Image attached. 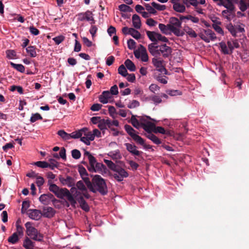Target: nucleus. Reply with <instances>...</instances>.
I'll use <instances>...</instances> for the list:
<instances>
[{
	"label": "nucleus",
	"instance_id": "obj_1",
	"mask_svg": "<svg viewBox=\"0 0 249 249\" xmlns=\"http://www.w3.org/2000/svg\"><path fill=\"white\" fill-rule=\"evenodd\" d=\"M148 49L150 53L155 57L161 55L165 58L170 56L172 53V48L166 44L156 45L152 43L148 45Z\"/></svg>",
	"mask_w": 249,
	"mask_h": 249
},
{
	"label": "nucleus",
	"instance_id": "obj_2",
	"mask_svg": "<svg viewBox=\"0 0 249 249\" xmlns=\"http://www.w3.org/2000/svg\"><path fill=\"white\" fill-rule=\"evenodd\" d=\"M49 190L54 193L58 198H63L66 197L72 206H75L76 202L70 193L69 191L66 188H60L55 184H51L49 186Z\"/></svg>",
	"mask_w": 249,
	"mask_h": 249
},
{
	"label": "nucleus",
	"instance_id": "obj_3",
	"mask_svg": "<svg viewBox=\"0 0 249 249\" xmlns=\"http://www.w3.org/2000/svg\"><path fill=\"white\" fill-rule=\"evenodd\" d=\"M93 188L95 193L97 191L104 195L107 193V187L105 180L99 175H95L92 178Z\"/></svg>",
	"mask_w": 249,
	"mask_h": 249
},
{
	"label": "nucleus",
	"instance_id": "obj_4",
	"mask_svg": "<svg viewBox=\"0 0 249 249\" xmlns=\"http://www.w3.org/2000/svg\"><path fill=\"white\" fill-rule=\"evenodd\" d=\"M26 233L31 239L37 241H42L43 239V235L33 226L31 222H27L25 224Z\"/></svg>",
	"mask_w": 249,
	"mask_h": 249
},
{
	"label": "nucleus",
	"instance_id": "obj_5",
	"mask_svg": "<svg viewBox=\"0 0 249 249\" xmlns=\"http://www.w3.org/2000/svg\"><path fill=\"white\" fill-rule=\"evenodd\" d=\"M168 27L171 33L178 36H182L183 32L181 30V22L177 18L171 17L169 19Z\"/></svg>",
	"mask_w": 249,
	"mask_h": 249
},
{
	"label": "nucleus",
	"instance_id": "obj_6",
	"mask_svg": "<svg viewBox=\"0 0 249 249\" xmlns=\"http://www.w3.org/2000/svg\"><path fill=\"white\" fill-rule=\"evenodd\" d=\"M135 57L143 62L148 61L149 57L146 48L142 45H140L138 48L134 51Z\"/></svg>",
	"mask_w": 249,
	"mask_h": 249
},
{
	"label": "nucleus",
	"instance_id": "obj_7",
	"mask_svg": "<svg viewBox=\"0 0 249 249\" xmlns=\"http://www.w3.org/2000/svg\"><path fill=\"white\" fill-rule=\"evenodd\" d=\"M145 118H147L149 120H151L154 122L157 121L155 120L151 119L150 117L147 116H142L141 117L142 127L145 131L147 132L148 133H151V131H154L155 125L153 123L149 121H147Z\"/></svg>",
	"mask_w": 249,
	"mask_h": 249
},
{
	"label": "nucleus",
	"instance_id": "obj_8",
	"mask_svg": "<svg viewBox=\"0 0 249 249\" xmlns=\"http://www.w3.org/2000/svg\"><path fill=\"white\" fill-rule=\"evenodd\" d=\"M124 129L126 132L130 135L133 140L139 144H143V139L140 136L137 135L136 131L129 125L125 124Z\"/></svg>",
	"mask_w": 249,
	"mask_h": 249
},
{
	"label": "nucleus",
	"instance_id": "obj_9",
	"mask_svg": "<svg viewBox=\"0 0 249 249\" xmlns=\"http://www.w3.org/2000/svg\"><path fill=\"white\" fill-rule=\"evenodd\" d=\"M113 176L117 181H121L123 180L124 178H126L128 176V174L123 168L117 167L114 170Z\"/></svg>",
	"mask_w": 249,
	"mask_h": 249
},
{
	"label": "nucleus",
	"instance_id": "obj_10",
	"mask_svg": "<svg viewBox=\"0 0 249 249\" xmlns=\"http://www.w3.org/2000/svg\"><path fill=\"white\" fill-rule=\"evenodd\" d=\"M200 38L206 42L209 43L211 41L214 40L216 38V35L210 29H207L204 31L200 34Z\"/></svg>",
	"mask_w": 249,
	"mask_h": 249
},
{
	"label": "nucleus",
	"instance_id": "obj_11",
	"mask_svg": "<svg viewBox=\"0 0 249 249\" xmlns=\"http://www.w3.org/2000/svg\"><path fill=\"white\" fill-rule=\"evenodd\" d=\"M77 18L79 21L87 20L88 21H91V24L95 23L93 14L89 10L84 13H79L77 15Z\"/></svg>",
	"mask_w": 249,
	"mask_h": 249
},
{
	"label": "nucleus",
	"instance_id": "obj_12",
	"mask_svg": "<svg viewBox=\"0 0 249 249\" xmlns=\"http://www.w3.org/2000/svg\"><path fill=\"white\" fill-rule=\"evenodd\" d=\"M112 99V95L108 90L104 91L99 97V101L104 104L111 102Z\"/></svg>",
	"mask_w": 249,
	"mask_h": 249
},
{
	"label": "nucleus",
	"instance_id": "obj_13",
	"mask_svg": "<svg viewBox=\"0 0 249 249\" xmlns=\"http://www.w3.org/2000/svg\"><path fill=\"white\" fill-rule=\"evenodd\" d=\"M27 214L31 219L34 220H38L42 216L41 212L36 209H29Z\"/></svg>",
	"mask_w": 249,
	"mask_h": 249
},
{
	"label": "nucleus",
	"instance_id": "obj_14",
	"mask_svg": "<svg viewBox=\"0 0 249 249\" xmlns=\"http://www.w3.org/2000/svg\"><path fill=\"white\" fill-rule=\"evenodd\" d=\"M84 155L85 157L87 158L89 161V166H88V170H94V166L97 163L95 158L89 152L86 151L84 152Z\"/></svg>",
	"mask_w": 249,
	"mask_h": 249
},
{
	"label": "nucleus",
	"instance_id": "obj_15",
	"mask_svg": "<svg viewBox=\"0 0 249 249\" xmlns=\"http://www.w3.org/2000/svg\"><path fill=\"white\" fill-rule=\"evenodd\" d=\"M163 62L162 60L158 58H153L152 60L154 66L161 72L166 71V69L163 65Z\"/></svg>",
	"mask_w": 249,
	"mask_h": 249
},
{
	"label": "nucleus",
	"instance_id": "obj_16",
	"mask_svg": "<svg viewBox=\"0 0 249 249\" xmlns=\"http://www.w3.org/2000/svg\"><path fill=\"white\" fill-rule=\"evenodd\" d=\"M41 213L43 217L51 218L54 215L55 211L52 207H45L43 208Z\"/></svg>",
	"mask_w": 249,
	"mask_h": 249
},
{
	"label": "nucleus",
	"instance_id": "obj_17",
	"mask_svg": "<svg viewBox=\"0 0 249 249\" xmlns=\"http://www.w3.org/2000/svg\"><path fill=\"white\" fill-rule=\"evenodd\" d=\"M124 145L127 150L132 155L135 156H139L140 155L141 152L137 150V147L135 145L130 143H125Z\"/></svg>",
	"mask_w": 249,
	"mask_h": 249
},
{
	"label": "nucleus",
	"instance_id": "obj_18",
	"mask_svg": "<svg viewBox=\"0 0 249 249\" xmlns=\"http://www.w3.org/2000/svg\"><path fill=\"white\" fill-rule=\"evenodd\" d=\"M53 197V195L51 194H43L40 196L39 200L41 203L44 205L48 204Z\"/></svg>",
	"mask_w": 249,
	"mask_h": 249
},
{
	"label": "nucleus",
	"instance_id": "obj_19",
	"mask_svg": "<svg viewBox=\"0 0 249 249\" xmlns=\"http://www.w3.org/2000/svg\"><path fill=\"white\" fill-rule=\"evenodd\" d=\"M132 22L133 27L136 29H139L141 28L142 26L141 21L140 17L134 14L132 17Z\"/></svg>",
	"mask_w": 249,
	"mask_h": 249
},
{
	"label": "nucleus",
	"instance_id": "obj_20",
	"mask_svg": "<svg viewBox=\"0 0 249 249\" xmlns=\"http://www.w3.org/2000/svg\"><path fill=\"white\" fill-rule=\"evenodd\" d=\"M107 155L113 160H118L122 158V155L118 149L110 151Z\"/></svg>",
	"mask_w": 249,
	"mask_h": 249
},
{
	"label": "nucleus",
	"instance_id": "obj_21",
	"mask_svg": "<svg viewBox=\"0 0 249 249\" xmlns=\"http://www.w3.org/2000/svg\"><path fill=\"white\" fill-rule=\"evenodd\" d=\"M77 201L80 204V207L84 211L86 212H88L89 210V208L83 196L79 197L77 198Z\"/></svg>",
	"mask_w": 249,
	"mask_h": 249
},
{
	"label": "nucleus",
	"instance_id": "obj_22",
	"mask_svg": "<svg viewBox=\"0 0 249 249\" xmlns=\"http://www.w3.org/2000/svg\"><path fill=\"white\" fill-rule=\"evenodd\" d=\"M23 246L26 249H34L35 243L28 237H26L23 241Z\"/></svg>",
	"mask_w": 249,
	"mask_h": 249
},
{
	"label": "nucleus",
	"instance_id": "obj_23",
	"mask_svg": "<svg viewBox=\"0 0 249 249\" xmlns=\"http://www.w3.org/2000/svg\"><path fill=\"white\" fill-rule=\"evenodd\" d=\"M221 51L225 54H231L232 53L231 51L229 48V46L224 42H221L219 43Z\"/></svg>",
	"mask_w": 249,
	"mask_h": 249
},
{
	"label": "nucleus",
	"instance_id": "obj_24",
	"mask_svg": "<svg viewBox=\"0 0 249 249\" xmlns=\"http://www.w3.org/2000/svg\"><path fill=\"white\" fill-rule=\"evenodd\" d=\"M94 170H90V172H102L103 171L105 170L106 166L102 163L97 162L95 165L94 166Z\"/></svg>",
	"mask_w": 249,
	"mask_h": 249
},
{
	"label": "nucleus",
	"instance_id": "obj_25",
	"mask_svg": "<svg viewBox=\"0 0 249 249\" xmlns=\"http://www.w3.org/2000/svg\"><path fill=\"white\" fill-rule=\"evenodd\" d=\"M141 117H140V121H139L136 118L135 116L132 115L130 119V122L132 125L137 129H139L142 127Z\"/></svg>",
	"mask_w": 249,
	"mask_h": 249
},
{
	"label": "nucleus",
	"instance_id": "obj_26",
	"mask_svg": "<svg viewBox=\"0 0 249 249\" xmlns=\"http://www.w3.org/2000/svg\"><path fill=\"white\" fill-rule=\"evenodd\" d=\"M146 136L156 144H160L161 143V141L156 136L151 133H148Z\"/></svg>",
	"mask_w": 249,
	"mask_h": 249
},
{
	"label": "nucleus",
	"instance_id": "obj_27",
	"mask_svg": "<svg viewBox=\"0 0 249 249\" xmlns=\"http://www.w3.org/2000/svg\"><path fill=\"white\" fill-rule=\"evenodd\" d=\"M159 28L163 34L165 35L171 34L170 30L168 27V24L165 25L162 23H160L159 24Z\"/></svg>",
	"mask_w": 249,
	"mask_h": 249
},
{
	"label": "nucleus",
	"instance_id": "obj_28",
	"mask_svg": "<svg viewBox=\"0 0 249 249\" xmlns=\"http://www.w3.org/2000/svg\"><path fill=\"white\" fill-rule=\"evenodd\" d=\"M124 64L127 69L130 71H134L136 70V67L134 63L129 59H127L125 62Z\"/></svg>",
	"mask_w": 249,
	"mask_h": 249
},
{
	"label": "nucleus",
	"instance_id": "obj_29",
	"mask_svg": "<svg viewBox=\"0 0 249 249\" xmlns=\"http://www.w3.org/2000/svg\"><path fill=\"white\" fill-rule=\"evenodd\" d=\"M83 130L84 132H83L82 136L84 135V137H86L90 142L94 140V135H92L91 131H89L87 128H83Z\"/></svg>",
	"mask_w": 249,
	"mask_h": 249
},
{
	"label": "nucleus",
	"instance_id": "obj_30",
	"mask_svg": "<svg viewBox=\"0 0 249 249\" xmlns=\"http://www.w3.org/2000/svg\"><path fill=\"white\" fill-rule=\"evenodd\" d=\"M173 8L175 11L178 13H183L186 9L185 6L179 2L174 4Z\"/></svg>",
	"mask_w": 249,
	"mask_h": 249
},
{
	"label": "nucleus",
	"instance_id": "obj_31",
	"mask_svg": "<svg viewBox=\"0 0 249 249\" xmlns=\"http://www.w3.org/2000/svg\"><path fill=\"white\" fill-rule=\"evenodd\" d=\"M184 31L191 37L195 38L197 36V34L195 31L189 26H185Z\"/></svg>",
	"mask_w": 249,
	"mask_h": 249
},
{
	"label": "nucleus",
	"instance_id": "obj_32",
	"mask_svg": "<svg viewBox=\"0 0 249 249\" xmlns=\"http://www.w3.org/2000/svg\"><path fill=\"white\" fill-rule=\"evenodd\" d=\"M27 53L32 57H35L36 55V48L34 46H30L26 48Z\"/></svg>",
	"mask_w": 249,
	"mask_h": 249
},
{
	"label": "nucleus",
	"instance_id": "obj_33",
	"mask_svg": "<svg viewBox=\"0 0 249 249\" xmlns=\"http://www.w3.org/2000/svg\"><path fill=\"white\" fill-rule=\"evenodd\" d=\"M227 45L232 52L234 48H237L239 47V44L236 40L228 41Z\"/></svg>",
	"mask_w": 249,
	"mask_h": 249
},
{
	"label": "nucleus",
	"instance_id": "obj_34",
	"mask_svg": "<svg viewBox=\"0 0 249 249\" xmlns=\"http://www.w3.org/2000/svg\"><path fill=\"white\" fill-rule=\"evenodd\" d=\"M57 134L64 140H68L71 139L70 134L67 133L63 130H60L57 132Z\"/></svg>",
	"mask_w": 249,
	"mask_h": 249
},
{
	"label": "nucleus",
	"instance_id": "obj_35",
	"mask_svg": "<svg viewBox=\"0 0 249 249\" xmlns=\"http://www.w3.org/2000/svg\"><path fill=\"white\" fill-rule=\"evenodd\" d=\"M226 28L232 36L234 37L237 36V32L236 31L235 26H233L231 23H230L227 25Z\"/></svg>",
	"mask_w": 249,
	"mask_h": 249
},
{
	"label": "nucleus",
	"instance_id": "obj_36",
	"mask_svg": "<svg viewBox=\"0 0 249 249\" xmlns=\"http://www.w3.org/2000/svg\"><path fill=\"white\" fill-rule=\"evenodd\" d=\"M18 240L19 238L17 232H14L8 238V241L12 244H15L18 242Z\"/></svg>",
	"mask_w": 249,
	"mask_h": 249
},
{
	"label": "nucleus",
	"instance_id": "obj_37",
	"mask_svg": "<svg viewBox=\"0 0 249 249\" xmlns=\"http://www.w3.org/2000/svg\"><path fill=\"white\" fill-rule=\"evenodd\" d=\"M140 105V102L136 100H130L127 105V107L129 108H134L139 107Z\"/></svg>",
	"mask_w": 249,
	"mask_h": 249
},
{
	"label": "nucleus",
	"instance_id": "obj_38",
	"mask_svg": "<svg viewBox=\"0 0 249 249\" xmlns=\"http://www.w3.org/2000/svg\"><path fill=\"white\" fill-rule=\"evenodd\" d=\"M109 122L108 121H106V119H102L98 124V127L101 130H106L107 128V124H108Z\"/></svg>",
	"mask_w": 249,
	"mask_h": 249
},
{
	"label": "nucleus",
	"instance_id": "obj_39",
	"mask_svg": "<svg viewBox=\"0 0 249 249\" xmlns=\"http://www.w3.org/2000/svg\"><path fill=\"white\" fill-rule=\"evenodd\" d=\"M83 132H84V130H83V128L81 129L80 130H79L77 131H75L72 132L71 134H70L71 136V139H77L79 138H81V137L82 136Z\"/></svg>",
	"mask_w": 249,
	"mask_h": 249
},
{
	"label": "nucleus",
	"instance_id": "obj_40",
	"mask_svg": "<svg viewBox=\"0 0 249 249\" xmlns=\"http://www.w3.org/2000/svg\"><path fill=\"white\" fill-rule=\"evenodd\" d=\"M146 34L150 40H151L153 42L157 41V33H156L155 32L147 31L146 32Z\"/></svg>",
	"mask_w": 249,
	"mask_h": 249
},
{
	"label": "nucleus",
	"instance_id": "obj_41",
	"mask_svg": "<svg viewBox=\"0 0 249 249\" xmlns=\"http://www.w3.org/2000/svg\"><path fill=\"white\" fill-rule=\"evenodd\" d=\"M182 2L187 7H189L190 5L197 7L198 5V1L197 0H182Z\"/></svg>",
	"mask_w": 249,
	"mask_h": 249
},
{
	"label": "nucleus",
	"instance_id": "obj_42",
	"mask_svg": "<svg viewBox=\"0 0 249 249\" xmlns=\"http://www.w3.org/2000/svg\"><path fill=\"white\" fill-rule=\"evenodd\" d=\"M151 99L152 103L155 105H157L162 102V99L160 96L156 95H151Z\"/></svg>",
	"mask_w": 249,
	"mask_h": 249
},
{
	"label": "nucleus",
	"instance_id": "obj_43",
	"mask_svg": "<svg viewBox=\"0 0 249 249\" xmlns=\"http://www.w3.org/2000/svg\"><path fill=\"white\" fill-rule=\"evenodd\" d=\"M83 179H84L85 184L87 186V187L89 188V189L92 192L95 193V189L93 188V183L91 182L89 179L87 177H83Z\"/></svg>",
	"mask_w": 249,
	"mask_h": 249
},
{
	"label": "nucleus",
	"instance_id": "obj_44",
	"mask_svg": "<svg viewBox=\"0 0 249 249\" xmlns=\"http://www.w3.org/2000/svg\"><path fill=\"white\" fill-rule=\"evenodd\" d=\"M62 183L64 184H66L69 187H71L73 185V179L71 177L68 176L65 179L61 180Z\"/></svg>",
	"mask_w": 249,
	"mask_h": 249
},
{
	"label": "nucleus",
	"instance_id": "obj_45",
	"mask_svg": "<svg viewBox=\"0 0 249 249\" xmlns=\"http://www.w3.org/2000/svg\"><path fill=\"white\" fill-rule=\"evenodd\" d=\"M10 65L13 68L17 70L19 72H23L25 71L24 67L22 64H15L13 62H11Z\"/></svg>",
	"mask_w": 249,
	"mask_h": 249
},
{
	"label": "nucleus",
	"instance_id": "obj_46",
	"mask_svg": "<svg viewBox=\"0 0 249 249\" xmlns=\"http://www.w3.org/2000/svg\"><path fill=\"white\" fill-rule=\"evenodd\" d=\"M20 222V220H18L16 222V230L17 231L16 232H17V234L19 236H22L23 235L24 232H23V228L20 226L18 222Z\"/></svg>",
	"mask_w": 249,
	"mask_h": 249
},
{
	"label": "nucleus",
	"instance_id": "obj_47",
	"mask_svg": "<svg viewBox=\"0 0 249 249\" xmlns=\"http://www.w3.org/2000/svg\"><path fill=\"white\" fill-rule=\"evenodd\" d=\"M49 163H48V167L52 170H54L55 168H57L58 166V162L53 159H50L49 160Z\"/></svg>",
	"mask_w": 249,
	"mask_h": 249
},
{
	"label": "nucleus",
	"instance_id": "obj_48",
	"mask_svg": "<svg viewBox=\"0 0 249 249\" xmlns=\"http://www.w3.org/2000/svg\"><path fill=\"white\" fill-rule=\"evenodd\" d=\"M220 24V22H217L216 23H213L212 25V27L217 33L220 35H223L224 31H223L222 29L219 26V24Z\"/></svg>",
	"mask_w": 249,
	"mask_h": 249
},
{
	"label": "nucleus",
	"instance_id": "obj_49",
	"mask_svg": "<svg viewBox=\"0 0 249 249\" xmlns=\"http://www.w3.org/2000/svg\"><path fill=\"white\" fill-rule=\"evenodd\" d=\"M233 10H225L222 12L223 16L227 18L228 20H230L231 18L232 12Z\"/></svg>",
	"mask_w": 249,
	"mask_h": 249
},
{
	"label": "nucleus",
	"instance_id": "obj_50",
	"mask_svg": "<svg viewBox=\"0 0 249 249\" xmlns=\"http://www.w3.org/2000/svg\"><path fill=\"white\" fill-rule=\"evenodd\" d=\"M152 6L155 8V10L159 11H163L166 9V6L164 5H161L155 2H152L151 3Z\"/></svg>",
	"mask_w": 249,
	"mask_h": 249
},
{
	"label": "nucleus",
	"instance_id": "obj_51",
	"mask_svg": "<svg viewBox=\"0 0 249 249\" xmlns=\"http://www.w3.org/2000/svg\"><path fill=\"white\" fill-rule=\"evenodd\" d=\"M166 92L167 94L171 96L180 95L182 94L181 91L179 90L168 89L166 91Z\"/></svg>",
	"mask_w": 249,
	"mask_h": 249
},
{
	"label": "nucleus",
	"instance_id": "obj_52",
	"mask_svg": "<svg viewBox=\"0 0 249 249\" xmlns=\"http://www.w3.org/2000/svg\"><path fill=\"white\" fill-rule=\"evenodd\" d=\"M42 119V116L39 113H36L32 114L30 121L31 123H34L37 120Z\"/></svg>",
	"mask_w": 249,
	"mask_h": 249
},
{
	"label": "nucleus",
	"instance_id": "obj_53",
	"mask_svg": "<svg viewBox=\"0 0 249 249\" xmlns=\"http://www.w3.org/2000/svg\"><path fill=\"white\" fill-rule=\"evenodd\" d=\"M118 73L124 77H126L127 74V71L125 67L122 65L118 68Z\"/></svg>",
	"mask_w": 249,
	"mask_h": 249
},
{
	"label": "nucleus",
	"instance_id": "obj_54",
	"mask_svg": "<svg viewBox=\"0 0 249 249\" xmlns=\"http://www.w3.org/2000/svg\"><path fill=\"white\" fill-rule=\"evenodd\" d=\"M131 31L130 35H131L133 37L136 39H138L141 38V35L139 31L134 28H132Z\"/></svg>",
	"mask_w": 249,
	"mask_h": 249
},
{
	"label": "nucleus",
	"instance_id": "obj_55",
	"mask_svg": "<svg viewBox=\"0 0 249 249\" xmlns=\"http://www.w3.org/2000/svg\"><path fill=\"white\" fill-rule=\"evenodd\" d=\"M7 57L9 59H15L16 57V52L14 50H9L6 52Z\"/></svg>",
	"mask_w": 249,
	"mask_h": 249
},
{
	"label": "nucleus",
	"instance_id": "obj_56",
	"mask_svg": "<svg viewBox=\"0 0 249 249\" xmlns=\"http://www.w3.org/2000/svg\"><path fill=\"white\" fill-rule=\"evenodd\" d=\"M65 39V36L63 35H60L55 36L53 38V40L54 41L56 44L59 45Z\"/></svg>",
	"mask_w": 249,
	"mask_h": 249
},
{
	"label": "nucleus",
	"instance_id": "obj_57",
	"mask_svg": "<svg viewBox=\"0 0 249 249\" xmlns=\"http://www.w3.org/2000/svg\"><path fill=\"white\" fill-rule=\"evenodd\" d=\"M35 165L37 166V167L45 168L48 167V163L45 161H36L35 163Z\"/></svg>",
	"mask_w": 249,
	"mask_h": 249
},
{
	"label": "nucleus",
	"instance_id": "obj_58",
	"mask_svg": "<svg viewBox=\"0 0 249 249\" xmlns=\"http://www.w3.org/2000/svg\"><path fill=\"white\" fill-rule=\"evenodd\" d=\"M146 10L149 14L156 15L157 14V11L155 10L152 5H150L149 4H146L145 5Z\"/></svg>",
	"mask_w": 249,
	"mask_h": 249
},
{
	"label": "nucleus",
	"instance_id": "obj_59",
	"mask_svg": "<svg viewBox=\"0 0 249 249\" xmlns=\"http://www.w3.org/2000/svg\"><path fill=\"white\" fill-rule=\"evenodd\" d=\"M248 5L243 0H240L239 2V7L240 10L242 12L245 11L248 8Z\"/></svg>",
	"mask_w": 249,
	"mask_h": 249
},
{
	"label": "nucleus",
	"instance_id": "obj_60",
	"mask_svg": "<svg viewBox=\"0 0 249 249\" xmlns=\"http://www.w3.org/2000/svg\"><path fill=\"white\" fill-rule=\"evenodd\" d=\"M119 9L120 11L122 12H130L131 10V8L124 4H121L119 6Z\"/></svg>",
	"mask_w": 249,
	"mask_h": 249
},
{
	"label": "nucleus",
	"instance_id": "obj_61",
	"mask_svg": "<svg viewBox=\"0 0 249 249\" xmlns=\"http://www.w3.org/2000/svg\"><path fill=\"white\" fill-rule=\"evenodd\" d=\"M72 157L76 160L79 159L81 157V153L77 149H73L71 151Z\"/></svg>",
	"mask_w": 249,
	"mask_h": 249
},
{
	"label": "nucleus",
	"instance_id": "obj_62",
	"mask_svg": "<svg viewBox=\"0 0 249 249\" xmlns=\"http://www.w3.org/2000/svg\"><path fill=\"white\" fill-rule=\"evenodd\" d=\"M128 48L130 50L134 49L136 48V42L132 39H129L127 42Z\"/></svg>",
	"mask_w": 249,
	"mask_h": 249
},
{
	"label": "nucleus",
	"instance_id": "obj_63",
	"mask_svg": "<svg viewBox=\"0 0 249 249\" xmlns=\"http://www.w3.org/2000/svg\"><path fill=\"white\" fill-rule=\"evenodd\" d=\"M218 5L220 6H223L225 8H226L227 10H233V4L229 2V3H225L223 1L222 3H218Z\"/></svg>",
	"mask_w": 249,
	"mask_h": 249
},
{
	"label": "nucleus",
	"instance_id": "obj_64",
	"mask_svg": "<svg viewBox=\"0 0 249 249\" xmlns=\"http://www.w3.org/2000/svg\"><path fill=\"white\" fill-rule=\"evenodd\" d=\"M106 121H108L109 122L108 124H107V127L109 128H110L112 126H115L116 127H118L119 126V122L116 120L111 121L110 120L107 119H106Z\"/></svg>",
	"mask_w": 249,
	"mask_h": 249
}]
</instances>
